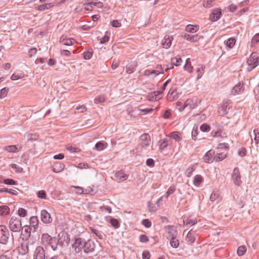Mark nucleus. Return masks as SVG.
I'll return each mask as SVG.
<instances>
[{
  "label": "nucleus",
  "instance_id": "3",
  "mask_svg": "<svg viewBox=\"0 0 259 259\" xmlns=\"http://www.w3.org/2000/svg\"><path fill=\"white\" fill-rule=\"evenodd\" d=\"M246 62L248 65L247 70L250 71L259 65V57L256 53H252Z\"/></svg>",
  "mask_w": 259,
  "mask_h": 259
},
{
  "label": "nucleus",
  "instance_id": "5",
  "mask_svg": "<svg viewBox=\"0 0 259 259\" xmlns=\"http://www.w3.org/2000/svg\"><path fill=\"white\" fill-rule=\"evenodd\" d=\"M231 177L233 183L235 185L239 186L241 185V177L238 167H235L234 169Z\"/></svg>",
  "mask_w": 259,
  "mask_h": 259
},
{
  "label": "nucleus",
  "instance_id": "60",
  "mask_svg": "<svg viewBox=\"0 0 259 259\" xmlns=\"http://www.w3.org/2000/svg\"><path fill=\"white\" fill-rule=\"evenodd\" d=\"M93 53L91 51H85L83 53V58L85 60L90 59L92 56Z\"/></svg>",
  "mask_w": 259,
  "mask_h": 259
},
{
  "label": "nucleus",
  "instance_id": "54",
  "mask_svg": "<svg viewBox=\"0 0 259 259\" xmlns=\"http://www.w3.org/2000/svg\"><path fill=\"white\" fill-rule=\"evenodd\" d=\"M91 5H92V7L93 8L94 7H96L97 8H102L103 5V4L100 2H90Z\"/></svg>",
  "mask_w": 259,
  "mask_h": 259
},
{
  "label": "nucleus",
  "instance_id": "34",
  "mask_svg": "<svg viewBox=\"0 0 259 259\" xmlns=\"http://www.w3.org/2000/svg\"><path fill=\"white\" fill-rule=\"evenodd\" d=\"M203 181V178L200 175H196L195 176L193 181V184L195 186L198 187Z\"/></svg>",
  "mask_w": 259,
  "mask_h": 259
},
{
  "label": "nucleus",
  "instance_id": "33",
  "mask_svg": "<svg viewBox=\"0 0 259 259\" xmlns=\"http://www.w3.org/2000/svg\"><path fill=\"white\" fill-rule=\"evenodd\" d=\"M170 138L175 140L177 142H179L182 139L180 134L178 132H172L170 135Z\"/></svg>",
  "mask_w": 259,
  "mask_h": 259
},
{
  "label": "nucleus",
  "instance_id": "8",
  "mask_svg": "<svg viewBox=\"0 0 259 259\" xmlns=\"http://www.w3.org/2000/svg\"><path fill=\"white\" fill-rule=\"evenodd\" d=\"M232 108V104L230 101H223L222 105L219 108V112L222 115L227 114L229 110Z\"/></svg>",
  "mask_w": 259,
  "mask_h": 259
},
{
  "label": "nucleus",
  "instance_id": "44",
  "mask_svg": "<svg viewBox=\"0 0 259 259\" xmlns=\"http://www.w3.org/2000/svg\"><path fill=\"white\" fill-rule=\"evenodd\" d=\"M246 248L245 246L242 245L238 247L237 249V254L239 256L243 255L246 252Z\"/></svg>",
  "mask_w": 259,
  "mask_h": 259
},
{
  "label": "nucleus",
  "instance_id": "22",
  "mask_svg": "<svg viewBox=\"0 0 259 259\" xmlns=\"http://www.w3.org/2000/svg\"><path fill=\"white\" fill-rule=\"evenodd\" d=\"M242 85L241 84H238L236 85L235 87L233 88L232 89L231 92L233 95H236L237 94H239L243 92Z\"/></svg>",
  "mask_w": 259,
  "mask_h": 259
},
{
  "label": "nucleus",
  "instance_id": "52",
  "mask_svg": "<svg viewBox=\"0 0 259 259\" xmlns=\"http://www.w3.org/2000/svg\"><path fill=\"white\" fill-rule=\"evenodd\" d=\"M46 193L44 190H40L37 193V196L41 199H45L46 198Z\"/></svg>",
  "mask_w": 259,
  "mask_h": 259
},
{
  "label": "nucleus",
  "instance_id": "17",
  "mask_svg": "<svg viewBox=\"0 0 259 259\" xmlns=\"http://www.w3.org/2000/svg\"><path fill=\"white\" fill-rule=\"evenodd\" d=\"M52 239V237L47 233H44L41 235V242L45 246H48L51 244Z\"/></svg>",
  "mask_w": 259,
  "mask_h": 259
},
{
  "label": "nucleus",
  "instance_id": "42",
  "mask_svg": "<svg viewBox=\"0 0 259 259\" xmlns=\"http://www.w3.org/2000/svg\"><path fill=\"white\" fill-rule=\"evenodd\" d=\"M105 101V98L103 95H99L95 97L94 102L96 104L102 103Z\"/></svg>",
  "mask_w": 259,
  "mask_h": 259
},
{
  "label": "nucleus",
  "instance_id": "25",
  "mask_svg": "<svg viewBox=\"0 0 259 259\" xmlns=\"http://www.w3.org/2000/svg\"><path fill=\"white\" fill-rule=\"evenodd\" d=\"M21 230L24 231L23 235L25 237H29L30 235L31 231L33 232V229L32 227H29L28 225L24 226L23 228H22Z\"/></svg>",
  "mask_w": 259,
  "mask_h": 259
},
{
  "label": "nucleus",
  "instance_id": "7",
  "mask_svg": "<svg viewBox=\"0 0 259 259\" xmlns=\"http://www.w3.org/2000/svg\"><path fill=\"white\" fill-rule=\"evenodd\" d=\"M198 102L197 101H194L193 99H187L184 104V106L182 108H179L180 112L183 111L186 108L190 109H193L198 106Z\"/></svg>",
  "mask_w": 259,
  "mask_h": 259
},
{
  "label": "nucleus",
  "instance_id": "26",
  "mask_svg": "<svg viewBox=\"0 0 259 259\" xmlns=\"http://www.w3.org/2000/svg\"><path fill=\"white\" fill-rule=\"evenodd\" d=\"M183 37L185 39L192 42H195L198 40V36L196 35H190L188 33H185Z\"/></svg>",
  "mask_w": 259,
  "mask_h": 259
},
{
  "label": "nucleus",
  "instance_id": "49",
  "mask_svg": "<svg viewBox=\"0 0 259 259\" xmlns=\"http://www.w3.org/2000/svg\"><path fill=\"white\" fill-rule=\"evenodd\" d=\"M203 6L209 8L213 6V0H204Z\"/></svg>",
  "mask_w": 259,
  "mask_h": 259
},
{
  "label": "nucleus",
  "instance_id": "13",
  "mask_svg": "<svg viewBox=\"0 0 259 259\" xmlns=\"http://www.w3.org/2000/svg\"><path fill=\"white\" fill-rule=\"evenodd\" d=\"M150 137L147 134H143L140 137V145L142 147L148 146L150 144Z\"/></svg>",
  "mask_w": 259,
  "mask_h": 259
},
{
  "label": "nucleus",
  "instance_id": "32",
  "mask_svg": "<svg viewBox=\"0 0 259 259\" xmlns=\"http://www.w3.org/2000/svg\"><path fill=\"white\" fill-rule=\"evenodd\" d=\"M204 72V67L203 65H199L197 69V79H200Z\"/></svg>",
  "mask_w": 259,
  "mask_h": 259
},
{
  "label": "nucleus",
  "instance_id": "36",
  "mask_svg": "<svg viewBox=\"0 0 259 259\" xmlns=\"http://www.w3.org/2000/svg\"><path fill=\"white\" fill-rule=\"evenodd\" d=\"M75 41L74 39L71 38H68L67 39H63L61 41V43L63 45L70 46L73 44Z\"/></svg>",
  "mask_w": 259,
  "mask_h": 259
},
{
  "label": "nucleus",
  "instance_id": "20",
  "mask_svg": "<svg viewBox=\"0 0 259 259\" xmlns=\"http://www.w3.org/2000/svg\"><path fill=\"white\" fill-rule=\"evenodd\" d=\"M115 177L117 180L124 181L128 178V175L122 170H119L115 173Z\"/></svg>",
  "mask_w": 259,
  "mask_h": 259
},
{
  "label": "nucleus",
  "instance_id": "48",
  "mask_svg": "<svg viewBox=\"0 0 259 259\" xmlns=\"http://www.w3.org/2000/svg\"><path fill=\"white\" fill-rule=\"evenodd\" d=\"M109 222L111 224V225L115 229L118 228L119 227V222L117 221V220L114 218H111Z\"/></svg>",
  "mask_w": 259,
  "mask_h": 259
},
{
  "label": "nucleus",
  "instance_id": "18",
  "mask_svg": "<svg viewBox=\"0 0 259 259\" xmlns=\"http://www.w3.org/2000/svg\"><path fill=\"white\" fill-rule=\"evenodd\" d=\"M85 242L80 238H76L75 240V242L73 244L72 247L75 248L76 250L78 249V251L81 250L83 248V244Z\"/></svg>",
  "mask_w": 259,
  "mask_h": 259
},
{
  "label": "nucleus",
  "instance_id": "12",
  "mask_svg": "<svg viewBox=\"0 0 259 259\" xmlns=\"http://www.w3.org/2000/svg\"><path fill=\"white\" fill-rule=\"evenodd\" d=\"M215 152L213 150L208 151L203 156V160L206 163H211L214 161V156Z\"/></svg>",
  "mask_w": 259,
  "mask_h": 259
},
{
  "label": "nucleus",
  "instance_id": "55",
  "mask_svg": "<svg viewBox=\"0 0 259 259\" xmlns=\"http://www.w3.org/2000/svg\"><path fill=\"white\" fill-rule=\"evenodd\" d=\"M195 168L193 166L189 167L186 171V175L187 177H190L194 171Z\"/></svg>",
  "mask_w": 259,
  "mask_h": 259
},
{
  "label": "nucleus",
  "instance_id": "61",
  "mask_svg": "<svg viewBox=\"0 0 259 259\" xmlns=\"http://www.w3.org/2000/svg\"><path fill=\"white\" fill-rule=\"evenodd\" d=\"M176 190L175 187L170 186L166 193L165 197L167 198L170 195L172 194Z\"/></svg>",
  "mask_w": 259,
  "mask_h": 259
},
{
  "label": "nucleus",
  "instance_id": "29",
  "mask_svg": "<svg viewBox=\"0 0 259 259\" xmlns=\"http://www.w3.org/2000/svg\"><path fill=\"white\" fill-rule=\"evenodd\" d=\"M64 166L63 164L56 163L53 167V170L55 172H59L64 169Z\"/></svg>",
  "mask_w": 259,
  "mask_h": 259
},
{
  "label": "nucleus",
  "instance_id": "21",
  "mask_svg": "<svg viewBox=\"0 0 259 259\" xmlns=\"http://www.w3.org/2000/svg\"><path fill=\"white\" fill-rule=\"evenodd\" d=\"M195 233L192 230H190L188 233L186 237V241L189 244L193 243L195 241Z\"/></svg>",
  "mask_w": 259,
  "mask_h": 259
},
{
  "label": "nucleus",
  "instance_id": "10",
  "mask_svg": "<svg viewBox=\"0 0 259 259\" xmlns=\"http://www.w3.org/2000/svg\"><path fill=\"white\" fill-rule=\"evenodd\" d=\"M83 251L85 253H91L95 251V244L91 240H88L83 244Z\"/></svg>",
  "mask_w": 259,
  "mask_h": 259
},
{
  "label": "nucleus",
  "instance_id": "30",
  "mask_svg": "<svg viewBox=\"0 0 259 259\" xmlns=\"http://www.w3.org/2000/svg\"><path fill=\"white\" fill-rule=\"evenodd\" d=\"M236 39L234 38H230L225 41L226 47L229 49H232L235 45Z\"/></svg>",
  "mask_w": 259,
  "mask_h": 259
},
{
  "label": "nucleus",
  "instance_id": "41",
  "mask_svg": "<svg viewBox=\"0 0 259 259\" xmlns=\"http://www.w3.org/2000/svg\"><path fill=\"white\" fill-rule=\"evenodd\" d=\"M91 230L92 231V232L96 235L97 237H98L100 239H103V235L101 232L100 231L95 229V228H91Z\"/></svg>",
  "mask_w": 259,
  "mask_h": 259
},
{
  "label": "nucleus",
  "instance_id": "40",
  "mask_svg": "<svg viewBox=\"0 0 259 259\" xmlns=\"http://www.w3.org/2000/svg\"><path fill=\"white\" fill-rule=\"evenodd\" d=\"M171 61L172 64L170 66H173L174 65L178 66L180 65V63L182 62V59L181 58L174 57L171 58Z\"/></svg>",
  "mask_w": 259,
  "mask_h": 259
},
{
  "label": "nucleus",
  "instance_id": "47",
  "mask_svg": "<svg viewBox=\"0 0 259 259\" xmlns=\"http://www.w3.org/2000/svg\"><path fill=\"white\" fill-rule=\"evenodd\" d=\"M0 192L3 193V192H8L10 194L16 195L17 194V193L16 190L11 189H7V188H3L0 190Z\"/></svg>",
  "mask_w": 259,
  "mask_h": 259
},
{
  "label": "nucleus",
  "instance_id": "59",
  "mask_svg": "<svg viewBox=\"0 0 259 259\" xmlns=\"http://www.w3.org/2000/svg\"><path fill=\"white\" fill-rule=\"evenodd\" d=\"M4 183L6 185H15L16 184V182L14 180L10 179L4 180Z\"/></svg>",
  "mask_w": 259,
  "mask_h": 259
},
{
  "label": "nucleus",
  "instance_id": "14",
  "mask_svg": "<svg viewBox=\"0 0 259 259\" xmlns=\"http://www.w3.org/2000/svg\"><path fill=\"white\" fill-rule=\"evenodd\" d=\"M172 39L173 37L172 36L166 35L162 40L161 45L163 46L164 48L168 49L171 46Z\"/></svg>",
  "mask_w": 259,
  "mask_h": 259
},
{
  "label": "nucleus",
  "instance_id": "9",
  "mask_svg": "<svg viewBox=\"0 0 259 259\" xmlns=\"http://www.w3.org/2000/svg\"><path fill=\"white\" fill-rule=\"evenodd\" d=\"M170 139L168 137H166L163 139L160 140L157 142V146L159 148V150L160 152L162 153L165 151V149L169 145Z\"/></svg>",
  "mask_w": 259,
  "mask_h": 259
},
{
  "label": "nucleus",
  "instance_id": "39",
  "mask_svg": "<svg viewBox=\"0 0 259 259\" xmlns=\"http://www.w3.org/2000/svg\"><path fill=\"white\" fill-rule=\"evenodd\" d=\"M73 188L75 189V192L77 194H82L83 193L87 194L90 192V191L88 189H85L84 191H83V189L80 187L73 186Z\"/></svg>",
  "mask_w": 259,
  "mask_h": 259
},
{
  "label": "nucleus",
  "instance_id": "56",
  "mask_svg": "<svg viewBox=\"0 0 259 259\" xmlns=\"http://www.w3.org/2000/svg\"><path fill=\"white\" fill-rule=\"evenodd\" d=\"M22 77L21 73H13L11 77V79L13 80H16Z\"/></svg>",
  "mask_w": 259,
  "mask_h": 259
},
{
  "label": "nucleus",
  "instance_id": "51",
  "mask_svg": "<svg viewBox=\"0 0 259 259\" xmlns=\"http://www.w3.org/2000/svg\"><path fill=\"white\" fill-rule=\"evenodd\" d=\"M200 130L203 132H208L210 131V126L205 123L202 124L200 127Z\"/></svg>",
  "mask_w": 259,
  "mask_h": 259
},
{
  "label": "nucleus",
  "instance_id": "24",
  "mask_svg": "<svg viewBox=\"0 0 259 259\" xmlns=\"http://www.w3.org/2000/svg\"><path fill=\"white\" fill-rule=\"evenodd\" d=\"M199 29V27L197 25H192L189 24L186 26L185 30L189 33H195L197 32Z\"/></svg>",
  "mask_w": 259,
  "mask_h": 259
},
{
  "label": "nucleus",
  "instance_id": "63",
  "mask_svg": "<svg viewBox=\"0 0 259 259\" xmlns=\"http://www.w3.org/2000/svg\"><path fill=\"white\" fill-rule=\"evenodd\" d=\"M254 138V140L255 141V143L256 144L259 143V132H257L256 130L253 131Z\"/></svg>",
  "mask_w": 259,
  "mask_h": 259
},
{
  "label": "nucleus",
  "instance_id": "15",
  "mask_svg": "<svg viewBox=\"0 0 259 259\" xmlns=\"http://www.w3.org/2000/svg\"><path fill=\"white\" fill-rule=\"evenodd\" d=\"M222 15L221 10L220 9L214 10L210 15L209 19L212 22L218 20Z\"/></svg>",
  "mask_w": 259,
  "mask_h": 259
},
{
  "label": "nucleus",
  "instance_id": "64",
  "mask_svg": "<svg viewBox=\"0 0 259 259\" xmlns=\"http://www.w3.org/2000/svg\"><path fill=\"white\" fill-rule=\"evenodd\" d=\"M259 42V33L255 34L252 38L251 43L254 45Z\"/></svg>",
  "mask_w": 259,
  "mask_h": 259
},
{
  "label": "nucleus",
  "instance_id": "27",
  "mask_svg": "<svg viewBox=\"0 0 259 259\" xmlns=\"http://www.w3.org/2000/svg\"><path fill=\"white\" fill-rule=\"evenodd\" d=\"M174 68V66H171L170 67H167L164 69L162 68V66L161 65H158L155 69L156 71L158 73V74L159 73L163 74L164 73V72L167 71L168 70L172 69Z\"/></svg>",
  "mask_w": 259,
  "mask_h": 259
},
{
  "label": "nucleus",
  "instance_id": "35",
  "mask_svg": "<svg viewBox=\"0 0 259 259\" xmlns=\"http://www.w3.org/2000/svg\"><path fill=\"white\" fill-rule=\"evenodd\" d=\"M226 157V154L224 153V152L219 153L217 154L216 155H214V161H222L223 159H225V158Z\"/></svg>",
  "mask_w": 259,
  "mask_h": 259
},
{
  "label": "nucleus",
  "instance_id": "62",
  "mask_svg": "<svg viewBox=\"0 0 259 259\" xmlns=\"http://www.w3.org/2000/svg\"><path fill=\"white\" fill-rule=\"evenodd\" d=\"M149 100L151 101H157L161 99V97L157 95L156 96L152 95V93L149 95Z\"/></svg>",
  "mask_w": 259,
  "mask_h": 259
},
{
  "label": "nucleus",
  "instance_id": "50",
  "mask_svg": "<svg viewBox=\"0 0 259 259\" xmlns=\"http://www.w3.org/2000/svg\"><path fill=\"white\" fill-rule=\"evenodd\" d=\"M18 214L20 217H25L27 214V211L24 208H20L18 209Z\"/></svg>",
  "mask_w": 259,
  "mask_h": 259
},
{
  "label": "nucleus",
  "instance_id": "2",
  "mask_svg": "<svg viewBox=\"0 0 259 259\" xmlns=\"http://www.w3.org/2000/svg\"><path fill=\"white\" fill-rule=\"evenodd\" d=\"M10 232L6 226L0 225V244L7 245L10 242Z\"/></svg>",
  "mask_w": 259,
  "mask_h": 259
},
{
  "label": "nucleus",
  "instance_id": "23",
  "mask_svg": "<svg viewBox=\"0 0 259 259\" xmlns=\"http://www.w3.org/2000/svg\"><path fill=\"white\" fill-rule=\"evenodd\" d=\"M10 213V208L7 205H2L0 206V215L5 217Z\"/></svg>",
  "mask_w": 259,
  "mask_h": 259
},
{
  "label": "nucleus",
  "instance_id": "53",
  "mask_svg": "<svg viewBox=\"0 0 259 259\" xmlns=\"http://www.w3.org/2000/svg\"><path fill=\"white\" fill-rule=\"evenodd\" d=\"M145 74L147 76L153 75V77H156L158 75V73H157L155 70H153L152 71L146 70Z\"/></svg>",
  "mask_w": 259,
  "mask_h": 259
},
{
  "label": "nucleus",
  "instance_id": "6",
  "mask_svg": "<svg viewBox=\"0 0 259 259\" xmlns=\"http://www.w3.org/2000/svg\"><path fill=\"white\" fill-rule=\"evenodd\" d=\"M33 259H46V253L44 248L40 246H37L34 250Z\"/></svg>",
  "mask_w": 259,
  "mask_h": 259
},
{
  "label": "nucleus",
  "instance_id": "19",
  "mask_svg": "<svg viewBox=\"0 0 259 259\" xmlns=\"http://www.w3.org/2000/svg\"><path fill=\"white\" fill-rule=\"evenodd\" d=\"M30 226L33 229V232H35L38 226V220L37 217H31L29 220Z\"/></svg>",
  "mask_w": 259,
  "mask_h": 259
},
{
  "label": "nucleus",
  "instance_id": "43",
  "mask_svg": "<svg viewBox=\"0 0 259 259\" xmlns=\"http://www.w3.org/2000/svg\"><path fill=\"white\" fill-rule=\"evenodd\" d=\"M4 149L9 152H16L17 148L15 145H10L5 147Z\"/></svg>",
  "mask_w": 259,
  "mask_h": 259
},
{
  "label": "nucleus",
  "instance_id": "28",
  "mask_svg": "<svg viewBox=\"0 0 259 259\" xmlns=\"http://www.w3.org/2000/svg\"><path fill=\"white\" fill-rule=\"evenodd\" d=\"M54 6L53 3H48L38 6L36 7V9L40 11H43L46 9H49Z\"/></svg>",
  "mask_w": 259,
  "mask_h": 259
},
{
  "label": "nucleus",
  "instance_id": "46",
  "mask_svg": "<svg viewBox=\"0 0 259 259\" xmlns=\"http://www.w3.org/2000/svg\"><path fill=\"white\" fill-rule=\"evenodd\" d=\"M9 89L4 88L0 90V99H3L7 96L9 92Z\"/></svg>",
  "mask_w": 259,
  "mask_h": 259
},
{
  "label": "nucleus",
  "instance_id": "38",
  "mask_svg": "<svg viewBox=\"0 0 259 259\" xmlns=\"http://www.w3.org/2000/svg\"><path fill=\"white\" fill-rule=\"evenodd\" d=\"M184 68L185 70L191 73L193 70V67L191 66L190 59H187L186 61V64L184 66Z\"/></svg>",
  "mask_w": 259,
  "mask_h": 259
},
{
  "label": "nucleus",
  "instance_id": "11",
  "mask_svg": "<svg viewBox=\"0 0 259 259\" xmlns=\"http://www.w3.org/2000/svg\"><path fill=\"white\" fill-rule=\"evenodd\" d=\"M40 218L41 220L45 224L51 223L53 221L51 214L45 209L41 211Z\"/></svg>",
  "mask_w": 259,
  "mask_h": 259
},
{
  "label": "nucleus",
  "instance_id": "1",
  "mask_svg": "<svg viewBox=\"0 0 259 259\" xmlns=\"http://www.w3.org/2000/svg\"><path fill=\"white\" fill-rule=\"evenodd\" d=\"M9 227L13 233H18L22 230L21 221L17 217H12L9 222Z\"/></svg>",
  "mask_w": 259,
  "mask_h": 259
},
{
  "label": "nucleus",
  "instance_id": "45",
  "mask_svg": "<svg viewBox=\"0 0 259 259\" xmlns=\"http://www.w3.org/2000/svg\"><path fill=\"white\" fill-rule=\"evenodd\" d=\"M196 223V221L194 219L188 218L184 220V224L186 225L193 226Z\"/></svg>",
  "mask_w": 259,
  "mask_h": 259
},
{
  "label": "nucleus",
  "instance_id": "58",
  "mask_svg": "<svg viewBox=\"0 0 259 259\" xmlns=\"http://www.w3.org/2000/svg\"><path fill=\"white\" fill-rule=\"evenodd\" d=\"M142 224L147 228L151 226V223L148 219H144L142 222Z\"/></svg>",
  "mask_w": 259,
  "mask_h": 259
},
{
  "label": "nucleus",
  "instance_id": "37",
  "mask_svg": "<svg viewBox=\"0 0 259 259\" xmlns=\"http://www.w3.org/2000/svg\"><path fill=\"white\" fill-rule=\"evenodd\" d=\"M106 147L105 144L103 142H99L95 145V149L99 151L103 150Z\"/></svg>",
  "mask_w": 259,
  "mask_h": 259
},
{
  "label": "nucleus",
  "instance_id": "4",
  "mask_svg": "<svg viewBox=\"0 0 259 259\" xmlns=\"http://www.w3.org/2000/svg\"><path fill=\"white\" fill-rule=\"evenodd\" d=\"M165 232L167 233L166 238L169 239L172 238L177 237L178 231L177 228L174 226H166L164 228Z\"/></svg>",
  "mask_w": 259,
  "mask_h": 259
},
{
  "label": "nucleus",
  "instance_id": "16",
  "mask_svg": "<svg viewBox=\"0 0 259 259\" xmlns=\"http://www.w3.org/2000/svg\"><path fill=\"white\" fill-rule=\"evenodd\" d=\"M222 197L218 192H213L210 196V201L216 204H218L222 201Z\"/></svg>",
  "mask_w": 259,
  "mask_h": 259
},
{
  "label": "nucleus",
  "instance_id": "57",
  "mask_svg": "<svg viewBox=\"0 0 259 259\" xmlns=\"http://www.w3.org/2000/svg\"><path fill=\"white\" fill-rule=\"evenodd\" d=\"M11 167L13 169H15L16 171L17 172H21L23 170V168L21 167L18 166V165H17L16 164H11Z\"/></svg>",
  "mask_w": 259,
  "mask_h": 259
},
{
  "label": "nucleus",
  "instance_id": "31",
  "mask_svg": "<svg viewBox=\"0 0 259 259\" xmlns=\"http://www.w3.org/2000/svg\"><path fill=\"white\" fill-rule=\"evenodd\" d=\"M170 240V244L173 248H178L180 245V241L177 237L172 238L169 239Z\"/></svg>",
  "mask_w": 259,
  "mask_h": 259
}]
</instances>
